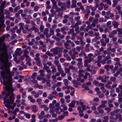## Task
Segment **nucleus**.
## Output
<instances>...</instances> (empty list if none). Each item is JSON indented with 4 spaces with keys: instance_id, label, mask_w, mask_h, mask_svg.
<instances>
[{
    "instance_id": "72a5a7b5",
    "label": "nucleus",
    "mask_w": 122,
    "mask_h": 122,
    "mask_svg": "<svg viewBox=\"0 0 122 122\" xmlns=\"http://www.w3.org/2000/svg\"><path fill=\"white\" fill-rule=\"evenodd\" d=\"M63 81L64 83V85H65L67 86L68 85V81L67 79H64L63 80Z\"/></svg>"
},
{
    "instance_id": "7ed1b4c3",
    "label": "nucleus",
    "mask_w": 122,
    "mask_h": 122,
    "mask_svg": "<svg viewBox=\"0 0 122 122\" xmlns=\"http://www.w3.org/2000/svg\"><path fill=\"white\" fill-rule=\"evenodd\" d=\"M3 11H0V22H1L2 25L5 22V20L4 19V16L3 15Z\"/></svg>"
},
{
    "instance_id": "a211bd4d",
    "label": "nucleus",
    "mask_w": 122,
    "mask_h": 122,
    "mask_svg": "<svg viewBox=\"0 0 122 122\" xmlns=\"http://www.w3.org/2000/svg\"><path fill=\"white\" fill-rule=\"evenodd\" d=\"M77 65L78 66V68H82L83 67V63L82 62H78L77 64Z\"/></svg>"
},
{
    "instance_id": "c9c22d12",
    "label": "nucleus",
    "mask_w": 122,
    "mask_h": 122,
    "mask_svg": "<svg viewBox=\"0 0 122 122\" xmlns=\"http://www.w3.org/2000/svg\"><path fill=\"white\" fill-rule=\"evenodd\" d=\"M58 5L59 6H61L63 5H65V3H62V2L59 1L58 2Z\"/></svg>"
},
{
    "instance_id": "412c9836",
    "label": "nucleus",
    "mask_w": 122,
    "mask_h": 122,
    "mask_svg": "<svg viewBox=\"0 0 122 122\" xmlns=\"http://www.w3.org/2000/svg\"><path fill=\"white\" fill-rule=\"evenodd\" d=\"M63 13L61 11L58 12L57 14L58 16L60 18H62V15Z\"/></svg>"
},
{
    "instance_id": "f3484780",
    "label": "nucleus",
    "mask_w": 122,
    "mask_h": 122,
    "mask_svg": "<svg viewBox=\"0 0 122 122\" xmlns=\"http://www.w3.org/2000/svg\"><path fill=\"white\" fill-rule=\"evenodd\" d=\"M100 42L101 43V45L103 47L105 46L106 45V44L104 42V40L103 39H102L100 40Z\"/></svg>"
},
{
    "instance_id": "f8f14e48",
    "label": "nucleus",
    "mask_w": 122,
    "mask_h": 122,
    "mask_svg": "<svg viewBox=\"0 0 122 122\" xmlns=\"http://www.w3.org/2000/svg\"><path fill=\"white\" fill-rule=\"evenodd\" d=\"M76 103V101H75L73 100L69 104L68 106L70 107L74 108L75 106V104Z\"/></svg>"
},
{
    "instance_id": "6e6d98bb",
    "label": "nucleus",
    "mask_w": 122,
    "mask_h": 122,
    "mask_svg": "<svg viewBox=\"0 0 122 122\" xmlns=\"http://www.w3.org/2000/svg\"><path fill=\"white\" fill-rule=\"evenodd\" d=\"M55 31H52V30H50V32L49 34L50 35V36L51 35H53L54 34V32Z\"/></svg>"
},
{
    "instance_id": "bf43d9fd",
    "label": "nucleus",
    "mask_w": 122,
    "mask_h": 122,
    "mask_svg": "<svg viewBox=\"0 0 122 122\" xmlns=\"http://www.w3.org/2000/svg\"><path fill=\"white\" fill-rule=\"evenodd\" d=\"M93 58L92 57H89L88 59L87 60L89 63L92 60Z\"/></svg>"
},
{
    "instance_id": "4be33fe9",
    "label": "nucleus",
    "mask_w": 122,
    "mask_h": 122,
    "mask_svg": "<svg viewBox=\"0 0 122 122\" xmlns=\"http://www.w3.org/2000/svg\"><path fill=\"white\" fill-rule=\"evenodd\" d=\"M24 115L26 117V118L28 119H29L31 115L30 114L25 113Z\"/></svg>"
},
{
    "instance_id": "864d4df0",
    "label": "nucleus",
    "mask_w": 122,
    "mask_h": 122,
    "mask_svg": "<svg viewBox=\"0 0 122 122\" xmlns=\"http://www.w3.org/2000/svg\"><path fill=\"white\" fill-rule=\"evenodd\" d=\"M118 102L119 104H121L122 103V97H119L118 98Z\"/></svg>"
},
{
    "instance_id": "ea45409f",
    "label": "nucleus",
    "mask_w": 122,
    "mask_h": 122,
    "mask_svg": "<svg viewBox=\"0 0 122 122\" xmlns=\"http://www.w3.org/2000/svg\"><path fill=\"white\" fill-rule=\"evenodd\" d=\"M65 117V116L63 115H62L60 116H59L58 117L59 120H61L63 119Z\"/></svg>"
},
{
    "instance_id": "5701e85b",
    "label": "nucleus",
    "mask_w": 122,
    "mask_h": 122,
    "mask_svg": "<svg viewBox=\"0 0 122 122\" xmlns=\"http://www.w3.org/2000/svg\"><path fill=\"white\" fill-rule=\"evenodd\" d=\"M93 84H94L96 86H98L99 83L96 80H94L93 82Z\"/></svg>"
},
{
    "instance_id": "c756f323",
    "label": "nucleus",
    "mask_w": 122,
    "mask_h": 122,
    "mask_svg": "<svg viewBox=\"0 0 122 122\" xmlns=\"http://www.w3.org/2000/svg\"><path fill=\"white\" fill-rule=\"evenodd\" d=\"M80 9L82 10V12L84 13H85L86 12V11L85 10L84 7L83 6H81L80 7Z\"/></svg>"
},
{
    "instance_id": "20e7f679",
    "label": "nucleus",
    "mask_w": 122,
    "mask_h": 122,
    "mask_svg": "<svg viewBox=\"0 0 122 122\" xmlns=\"http://www.w3.org/2000/svg\"><path fill=\"white\" fill-rule=\"evenodd\" d=\"M9 99V104H12L14 102V97L13 92L12 93L11 95L10 96Z\"/></svg>"
},
{
    "instance_id": "37998d69",
    "label": "nucleus",
    "mask_w": 122,
    "mask_h": 122,
    "mask_svg": "<svg viewBox=\"0 0 122 122\" xmlns=\"http://www.w3.org/2000/svg\"><path fill=\"white\" fill-rule=\"evenodd\" d=\"M110 80L113 82H114L116 80V78L114 77H111L110 78Z\"/></svg>"
},
{
    "instance_id": "e433bc0d",
    "label": "nucleus",
    "mask_w": 122,
    "mask_h": 122,
    "mask_svg": "<svg viewBox=\"0 0 122 122\" xmlns=\"http://www.w3.org/2000/svg\"><path fill=\"white\" fill-rule=\"evenodd\" d=\"M110 66L109 65H106L104 66V68L106 69L107 71H108L109 70Z\"/></svg>"
},
{
    "instance_id": "49530a36",
    "label": "nucleus",
    "mask_w": 122,
    "mask_h": 122,
    "mask_svg": "<svg viewBox=\"0 0 122 122\" xmlns=\"http://www.w3.org/2000/svg\"><path fill=\"white\" fill-rule=\"evenodd\" d=\"M65 72L66 73H69L70 72V69L67 68H65Z\"/></svg>"
},
{
    "instance_id": "473e14b6",
    "label": "nucleus",
    "mask_w": 122,
    "mask_h": 122,
    "mask_svg": "<svg viewBox=\"0 0 122 122\" xmlns=\"http://www.w3.org/2000/svg\"><path fill=\"white\" fill-rule=\"evenodd\" d=\"M97 110L98 111L99 113L102 114L104 112V110L102 109H98V107L97 108Z\"/></svg>"
},
{
    "instance_id": "f03ea898",
    "label": "nucleus",
    "mask_w": 122,
    "mask_h": 122,
    "mask_svg": "<svg viewBox=\"0 0 122 122\" xmlns=\"http://www.w3.org/2000/svg\"><path fill=\"white\" fill-rule=\"evenodd\" d=\"M10 93L9 92L5 94V97L3 98L4 103H6L7 104H9V100L8 99V98L10 96Z\"/></svg>"
},
{
    "instance_id": "ddd939ff",
    "label": "nucleus",
    "mask_w": 122,
    "mask_h": 122,
    "mask_svg": "<svg viewBox=\"0 0 122 122\" xmlns=\"http://www.w3.org/2000/svg\"><path fill=\"white\" fill-rule=\"evenodd\" d=\"M112 25L114 28H117L118 25H119V23L115 21H114L112 22Z\"/></svg>"
},
{
    "instance_id": "8fccbe9b",
    "label": "nucleus",
    "mask_w": 122,
    "mask_h": 122,
    "mask_svg": "<svg viewBox=\"0 0 122 122\" xmlns=\"http://www.w3.org/2000/svg\"><path fill=\"white\" fill-rule=\"evenodd\" d=\"M49 68V67L47 66L46 64H44V67L43 68L44 69L46 70L47 69H48Z\"/></svg>"
},
{
    "instance_id": "680f3d73",
    "label": "nucleus",
    "mask_w": 122,
    "mask_h": 122,
    "mask_svg": "<svg viewBox=\"0 0 122 122\" xmlns=\"http://www.w3.org/2000/svg\"><path fill=\"white\" fill-rule=\"evenodd\" d=\"M17 117L20 119L21 120H24V117L21 116H20V115L19 114V115L17 116Z\"/></svg>"
},
{
    "instance_id": "a18cd8bd",
    "label": "nucleus",
    "mask_w": 122,
    "mask_h": 122,
    "mask_svg": "<svg viewBox=\"0 0 122 122\" xmlns=\"http://www.w3.org/2000/svg\"><path fill=\"white\" fill-rule=\"evenodd\" d=\"M36 20L37 21V24H40V19L39 18H37L36 19ZM34 20H35L34 19Z\"/></svg>"
},
{
    "instance_id": "aec40b11",
    "label": "nucleus",
    "mask_w": 122,
    "mask_h": 122,
    "mask_svg": "<svg viewBox=\"0 0 122 122\" xmlns=\"http://www.w3.org/2000/svg\"><path fill=\"white\" fill-rule=\"evenodd\" d=\"M37 75V73L36 72L33 73L31 76V78L34 79H35L36 78V76Z\"/></svg>"
},
{
    "instance_id": "69168bd1",
    "label": "nucleus",
    "mask_w": 122,
    "mask_h": 122,
    "mask_svg": "<svg viewBox=\"0 0 122 122\" xmlns=\"http://www.w3.org/2000/svg\"><path fill=\"white\" fill-rule=\"evenodd\" d=\"M106 61V60L104 59V58H103V60L101 61V63H102L104 64H105Z\"/></svg>"
},
{
    "instance_id": "0e129e2a",
    "label": "nucleus",
    "mask_w": 122,
    "mask_h": 122,
    "mask_svg": "<svg viewBox=\"0 0 122 122\" xmlns=\"http://www.w3.org/2000/svg\"><path fill=\"white\" fill-rule=\"evenodd\" d=\"M53 8L55 10H56L58 7L57 5V4L53 5Z\"/></svg>"
},
{
    "instance_id": "de8ad7c7",
    "label": "nucleus",
    "mask_w": 122,
    "mask_h": 122,
    "mask_svg": "<svg viewBox=\"0 0 122 122\" xmlns=\"http://www.w3.org/2000/svg\"><path fill=\"white\" fill-rule=\"evenodd\" d=\"M44 28V26L43 25H41L40 28V29L41 32H42Z\"/></svg>"
},
{
    "instance_id": "6ab92c4d",
    "label": "nucleus",
    "mask_w": 122,
    "mask_h": 122,
    "mask_svg": "<svg viewBox=\"0 0 122 122\" xmlns=\"http://www.w3.org/2000/svg\"><path fill=\"white\" fill-rule=\"evenodd\" d=\"M18 27V26H15L14 27L11 29V32L12 33H14L15 32V30L17 29Z\"/></svg>"
},
{
    "instance_id": "b1692460",
    "label": "nucleus",
    "mask_w": 122,
    "mask_h": 122,
    "mask_svg": "<svg viewBox=\"0 0 122 122\" xmlns=\"http://www.w3.org/2000/svg\"><path fill=\"white\" fill-rule=\"evenodd\" d=\"M27 38H34V35H32L30 33H29L26 36Z\"/></svg>"
},
{
    "instance_id": "39448f33",
    "label": "nucleus",
    "mask_w": 122,
    "mask_h": 122,
    "mask_svg": "<svg viewBox=\"0 0 122 122\" xmlns=\"http://www.w3.org/2000/svg\"><path fill=\"white\" fill-rule=\"evenodd\" d=\"M31 109L32 112L34 113L36 112L38 110V107L36 105L31 106Z\"/></svg>"
},
{
    "instance_id": "393cba45",
    "label": "nucleus",
    "mask_w": 122,
    "mask_h": 122,
    "mask_svg": "<svg viewBox=\"0 0 122 122\" xmlns=\"http://www.w3.org/2000/svg\"><path fill=\"white\" fill-rule=\"evenodd\" d=\"M20 9V7L19 6H18L16 7L14 9V12H17V10Z\"/></svg>"
},
{
    "instance_id": "58836bf2",
    "label": "nucleus",
    "mask_w": 122,
    "mask_h": 122,
    "mask_svg": "<svg viewBox=\"0 0 122 122\" xmlns=\"http://www.w3.org/2000/svg\"><path fill=\"white\" fill-rule=\"evenodd\" d=\"M36 62L37 63V65L39 66H42V64L41 63V62L40 60H37V61H36Z\"/></svg>"
},
{
    "instance_id": "dca6fc26",
    "label": "nucleus",
    "mask_w": 122,
    "mask_h": 122,
    "mask_svg": "<svg viewBox=\"0 0 122 122\" xmlns=\"http://www.w3.org/2000/svg\"><path fill=\"white\" fill-rule=\"evenodd\" d=\"M6 3V1H4L2 2L1 5L0 6V9L1 10V11H3V10L4 8V5Z\"/></svg>"
},
{
    "instance_id": "7c9ffc66",
    "label": "nucleus",
    "mask_w": 122,
    "mask_h": 122,
    "mask_svg": "<svg viewBox=\"0 0 122 122\" xmlns=\"http://www.w3.org/2000/svg\"><path fill=\"white\" fill-rule=\"evenodd\" d=\"M10 35L8 34H6L3 35L2 37V38H7L9 37Z\"/></svg>"
},
{
    "instance_id": "603ef678",
    "label": "nucleus",
    "mask_w": 122,
    "mask_h": 122,
    "mask_svg": "<svg viewBox=\"0 0 122 122\" xmlns=\"http://www.w3.org/2000/svg\"><path fill=\"white\" fill-rule=\"evenodd\" d=\"M105 110L107 111L108 112H110L111 111V108L109 107H105Z\"/></svg>"
},
{
    "instance_id": "f704fd0d",
    "label": "nucleus",
    "mask_w": 122,
    "mask_h": 122,
    "mask_svg": "<svg viewBox=\"0 0 122 122\" xmlns=\"http://www.w3.org/2000/svg\"><path fill=\"white\" fill-rule=\"evenodd\" d=\"M106 107L105 105L102 104L100 106H98V109H102V108H104Z\"/></svg>"
},
{
    "instance_id": "f257e3e1",
    "label": "nucleus",
    "mask_w": 122,
    "mask_h": 122,
    "mask_svg": "<svg viewBox=\"0 0 122 122\" xmlns=\"http://www.w3.org/2000/svg\"><path fill=\"white\" fill-rule=\"evenodd\" d=\"M5 39H0L3 41H4ZM9 47L6 45L5 43H2L0 41V52L2 51L3 53L0 56V69L2 70L5 69V71L7 74H8V76H5V72L3 71L1 73V76L2 77L4 80L3 85L6 86L5 89L8 91V86H12V84L11 83L12 80V76L10 74L9 70L10 67L11 66L12 63L9 61V59H10L12 57L10 54H8L7 52L8 48Z\"/></svg>"
},
{
    "instance_id": "2f4dec72",
    "label": "nucleus",
    "mask_w": 122,
    "mask_h": 122,
    "mask_svg": "<svg viewBox=\"0 0 122 122\" xmlns=\"http://www.w3.org/2000/svg\"><path fill=\"white\" fill-rule=\"evenodd\" d=\"M51 67L52 69V72L54 73H55L56 72V71L55 68V66H52Z\"/></svg>"
},
{
    "instance_id": "79ce46f5",
    "label": "nucleus",
    "mask_w": 122,
    "mask_h": 122,
    "mask_svg": "<svg viewBox=\"0 0 122 122\" xmlns=\"http://www.w3.org/2000/svg\"><path fill=\"white\" fill-rule=\"evenodd\" d=\"M39 7L38 6H35L33 9V10L34 11H36L39 10Z\"/></svg>"
},
{
    "instance_id": "0eeeda50",
    "label": "nucleus",
    "mask_w": 122,
    "mask_h": 122,
    "mask_svg": "<svg viewBox=\"0 0 122 122\" xmlns=\"http://www.w3.org/2000/svg\"><path fill=\"white\" fill-rule=\"evenodd\" d=\"M98 20V18H95L93 19L92 22L91 24L92 27H95L96 26V24H97Z\"/></svg>"
},
{
    "instance_id": "4468645a",
    "label": "nucleus",
    "mask_w": 122,
    "mask_h": 122,
    "mask_svg": "<svg viewBox=\"0 0 122 122\" xmlns=\"http://www.w3.org/2000/svg\"><path fill=\"white\" fill-rule=\"evenodd\" d=\"M16 51H15V54L18 56H20L22 54V53L21 52L20 53H19L18 51H20L21 50V49L20 48H17L16 49Z\"/></svg>"
},
{
    "instance_id": "bb28decb",
    "label": "nucleus",
    "mask_w": 122,
    "mask_h": 122,
    "mask_svg": "<svg viewBox=\"0 0 122 122\" xmlns=\"http://www.w3.org/2000/svg\"><path fill=\"white\" fill-rule=\"evenodd\" d=\"M74 32V30L73 29H70L69 31L67 32V34L68 35L71 34L72 33Z\"/></svg>"
},
{
    "instance_id": "9b49d317",
    "label": "nucleus",
    "mask_w": 122,
    "mask_h": 122,
    "mask_svg": "<svg viewBox=\"0 0 122 122\" xmlns=\"http://www.w3.org/2000/svg\"><path fill=\"white\" fill-rule=\"evenodd\" d=\"M72 4L71 6V8H75L76 7V3L77 2L76 0H72L71 1Z\"/></svg>"
},
{
    "instance_id": "4c0bfd02",
    "label": "nucleus",
    "mask_w": 122,
    "mask_h": 122,
    "mask_svg": "<svg viewBox=\"0 0 122 122\" xmlns=\"http://www.w3.org/2000/svg\"><path fill=\"white\" fill-rule=\"evenodd\" d=\"M53 111H51L50 112V113L51 114H52V116L54 118L56 117L57 115V114L54 113H53Z\"/></svg>"
},
{
    "instance_id": "774afa93",
    "label": "nucleus",
    "mask_w": 122,
    "mask_h": 122,
    "mask_svg": "<svg viewBox=\"0 0 122 122\" xmlns=\"http://www.w3.org/2000/svg\"><path fill=\"white\" fill-rule=\"evenodd\" d=\"M96 121V119L95 118H92L89 121V122H95Z\"/></svg>"
},
{
    "instance_id": "3c124183",
    "label": "nucleus",
    "mask_w": 122,
    "mask_h": 122,
    "mask_svg": "<svg viewBox=\"0 0 122 122\" xmlns=\"http://www.w3.org/2000/svg\"><path fill=\"white\" fill-rule=\"evenodd\" d=\"M28 25H26L24 26V27L25 28V29L26 30H27L28 31L29 30V28L28 27Z\"/></svg>"
},
{
    "instance_id": "13d9d810",
    "label": "nucleus",
    "mask_w": 122,
    "mask_h": 122,
    "mask_svg": "<svg viewBox=\"0 0 122 122\" xmlns=\"http://www.w3.org/2000/svg\"><path fill=\"white\" fill-rule=\"evenodd\" d=\"M24 55L27 54H29V52L27 50L25 49L24 51Z\"/></svg>"
},
{
    "instance_id": "9d476101",
    "label": "nucleus",
    "mask_w": 122,
    "mask_h": 122,
    "mask_svg": "<svg viewBox=\"0 0 122 122\" xmlns=\"http://www.w3.org/2000/svg\"><path fill=\"white\" fill-rule=\"evenodd\" d=\"M30 39H26V40L27 41L29 42L28 44L30 46H32L33 44V43L35 41V39H32L31 41L29 42Z\"/></svg>"
},
{
    "instance_id": "09e8293b",
    "label": "nucleus",
    "mask_w": 122,
    "mask_h": 122,
    "mask_svg": "<svg viewBox=\"0 0 122 122\" xmlns=\"http://www.w3.org/2000/svg\"><path fill=\"white\" fill-rule=\"evenodd\" d=\"M99 101V99L97 97H96L93 99V101L95 102H98Z\"/></svg>"
},
{
    "instance_id": "cd10ccee",
    "label": "nucleus",
    "mask_w": 122,
    "mask_h": 122,
    "mask_svg": "<svg viewBox=\"0 0 122 122\" xmlns=\"http://www.w3.org/2000/svg\"><path fill=\"white\" fill-rule=\"evenodd\" d=\"M80 39V44L81 45L83 46L85 44V42H83V41L82 40L83 39Z\"/></svg>"
},
{
    "instance_id": "a878e982",
    "label": "nucleus",
    "mask_w": 122,
    "mask_h": 122,
    "mask_svg": "<svg viewBox=\"0 0 122 122\" xmlns=\"http://www.w3.org/2000/svg\"><path fill=\"white\" fill-rule=\"evenodd\" d=\"M44 35H46V38H50V35L48 34V32H45L44 33Z\"/></svg>"
},
{
    "instance_id": "c03bdc74",
    "label": "nucleus",
    "mask_w": 122,
    "mask_h": 122,
    "mask_svg": "<svg viewBox=\"0 0 122 122\" xmlns=\"http://www.w3.org/2000/svg\"><path fill=\"white\" fill-rule=\"evenodd\" d=\"M51 81L50 80H49L48 81L46 82V83L47 86L48 87H50L51 86V84L50 83Z\"/></svg>"
},
{
    "instance_id": "6e6552de",
    "label": "nucleus",
    "mask_w": 122,
    "mask_h": 122,
    "mask_svg": "<svg viewBox=\"0 0 122 122\" xmlns=\"http://www.w3.org/2000/svg\"><path fill=\"white\" fill-rule=\"evenodd\" d=\"M61 49L58 47L55 48L53 50V53L56 55H57L58 53L60 52Z\"/></svg>"
},
{
    "instance_id": "5fc2aeb1",
    "label": "nucleus",
    "mask_w": 122,
    "mask_h": 122,
    "mask_svg": "<svg viewBox=\"0 0 122 122\" xmlns=\"http://www.w3.org/2000/svg\"><path fill=\"white\" fill-rule=\"evenodd\" d=\"M3 103L5 105V107L8 108H9L10 104H8L6 103H4V102Z\"/></svg>"
},
{
    "instance_id": "052dcab7",
    "label": "nucleus",
    "mask_w": 122,
    "mask_h": 122,
    "mask_svg": "<svg viewBox=\"0 0 122 122\" xmlns=\"http://www.w3.org/2000/svg\"><path fill=\"white\" fill-rule=\"evenodd\" d=\"M86 75L87 76H89V78H91L92 77V76L91 75L90 73L87 72L86 73Z\"/></svg>"
},
{
    "instance_id": "338daca9",
    "label": "nucleus",
    "mask_w": 122,
    "mask_h": 122,
    "mask_svg": "<svg viewBox=\"0 0 122 122\" xmlns=\"http://www.w3.org/2000/svg\"><path fill=\"white\" fill-rule=\"evenodd\" d=\"M86 106L84 105L83 106H82L81 107L82 108V111H85L86 110Z\"/></svg>"
},
{
    "instance_id": "4d7b16f0",
    "label": "nucleus",
    "mask_w": 122,
    "mask_h": 122,
    "mask_svg": "<svg viewBox=\"0 0 122 122\" xmlns=\"http://www.w3.org/2000/svg\"><path fill=\"white\" fill-rule=\"evenodd\" d=\"M93 18L91 16L89 18L88 20L91 23V22L93 21Z\"/></svg>"
},
{
    "instance_id": "1a4fd4ad",
    "label": "nucleus",
    "mask_w": 122,
    "mask_h": 122,
    "mask_svg": "<svg viewBox=\"0 0 122 122\" xmlns=\"http://www.w3.org/2000/svg\"><path fill=\"white\" fill-rule=\"evenodd\" d=\"M117 30L118 32V36L119 37H122V28H118L117 29Z\"/></svg>"
},
{
    "instance_id": "e2e57ef3",
    "label": "nucleus",
    "mask_w": 122,
    "mask_h": 122,
    "mask_svg": "<svg viewBox=\"0 0 122 122\" xmlns=\"http://www.w3.org/2000/svg\"><path fill=\"white\" fill-rule=\"evenodd\" d=\"M45 54L46 55H47L49 56H52L53 54H52L50 52H46V53Z\"/></svg>"
},
{
    "instance_id": "a19ab883",
    "label": "nucleus",
    "mask_w": 122,
    "mask_h": 122,
    "mask_svg": "<svg viewBox=\"0 0 122 122\" xmlns=\"http://www.w3.org/2000/svg\"><path fill=\"white\" fill-rule=\"evenodd\" d=\"M67 4V7L69 8L70 7L71 2L70 1H68L66 2Z\"/></svg>"
},
{
    "instance_id": "2eb2a0df",
    "label": "nucleus",
    "mask_w": 122,
    "mask_h": 122,
    "mask_svg": "<svg viewBox=\"0 0 122 122\" xmlns=\"http://www.w3.org/2000/svg\"><path fill=\"white\" fill-rule=\"evenodd\" d=\"M92 25H89L87 26V27L85 28L84 30L85 31H87L89 29H90L92 30L93 28L92 27Z\"/></svg>"
},
{
    "instance_id": "423d86ee",
    "label": "nucleus",
    "mask_w": 122,
    "mask_h": 122,
    "mask_svg": "<svg viewBox=\"0 0 122 122\" xmlns=\"http://www.w3.org/2000/svg\"><path fill=\"white\" fill-rule=\"evenodd\" d=\"M69 30L68 27L67 26H64L61 28V31L64 34H66L67 33L66 32H65L66 31H68Z\"/></svg>"
},
{
    "instance_id": "c85d7f7f",
    "label": "nucleus",
    "mask_w": 122,
    "mask_h": 122,
    "mask_svg": "<svg viewBox=\"0 0 122 122\" xmlns=\"http://www.w3.org/2000/svg\"><path fill=\"white\" fill-rule=\"evenodd\" d=\"M81 107L80 106L78 107L77 108V110L78 111L79 113L83 112V111L81 110Z\"/></svg>"
}]
</instances>
